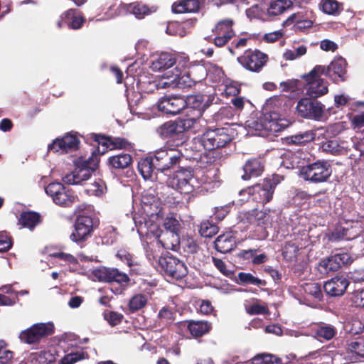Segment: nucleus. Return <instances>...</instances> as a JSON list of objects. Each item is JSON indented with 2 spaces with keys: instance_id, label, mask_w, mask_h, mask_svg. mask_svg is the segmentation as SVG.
Returning <instances> with one entry per match:
<instances>
[{
  "instance_id": "f257e3e1",
  "label": "nucleus",
  "mask_w": 364,
  "mask_h": 364,
  "mask_svg": "<svg viewBox=\"0 0 364 364\" xmlns=\"http://www.w3.org/2000/svg\"><path fill=\"white\" fill-rule=\"evenodd\" d=\"M77 209L79 213L76 216L74 230L70 235V239L83 247L92 236L95 228L98 226V221L95 220L93 213H88L81 209V206H78Z\"/></svg>"
},
{
  "instance_id": "f03ea898",
  "label": "nucleus",
  "mask_w": 364,
  "mask_h": 364,
  "mask_svg": "<svg viewBox=\"0 0 364 364\" xmlns=\"http://www.w3.org/2000/svg\"><path fill=\"white\" fill-rule=\"evenodd\" d=\"M198 139L205 150H222L231 144L233 136L228 127L208 128Z\"/></svg>"
},
{
  "instance_id": "7ed1b4c3",
  "label": "nucleus",
  "mask_w": 364,
  "mask_h": 364,
  "mask_svg": "<svg viewBox=\"0 0 364 364\" xmlns=\"http://www.w3.org/2000/svg\"><path fill=\"white\" fill-rule=\"evenodd\" d=\"M279 183V176L273 175L272 178H265L262 182L247 188L245 191L252 200L264 205L272 200L275 188Z\"/></svg>"
},
{
  "instance_id": "20e7f679",
  "label": "nucleus",
  "mask_w": 364,
  "mask_h": 364,
  "mask_svg": "<svg viewBox=\"0 0 364 364\" xmlns=\"http://www.w3.org/2000/svg\"><path fill=\"white\" fill-rule=\"evenodd\" d=\"M326 73V66L316 65L309 73L304 74L302 78L306 83V95L311 98L316 99L328 92V82L321 78Z\"/></svg>"
},
{
  "instance_id": "39448f33",
  "label": "nucleus",
  "mask_w": 364,
  "mask_h": 364,
  "mask_svg": "<svg viewBox=\"0 0 364 364\" xmlns=\"http://www.w3.org/2000/svg\"><path fill=\"white\" fill-rule=\"evenodd\" d=\"M301 176L304 181L313 183L327 182L332 174L330 163L326 160H317L302 166L300 171Z\"/></svg>"
},
{
  "instance_id": "423d86ee",
  "label": "nucleus",
  "mask_w": 364,
  "mask_h": 364,
  "mask_svg": "<svg viewBox=\"0 0 364 364\" xmlns=\"http://www.w3.org/2000/svg\"><path fill=\"white\" fill-rule=\"evenodd\" d=\"M159 264L164 275L172 280L180 281L188 272L184 261L169 252L159 257Z\"/></svg>"
},
{
  "instance_id": "0eeeda50",
  "label": "nucleus",
  "mask_w": 364,
  "mask_h": 364,
  "mask_svg": "<svg viewBox=\"0 0 364 364\" xmlns=\"http://www.w3.org/2000/svg\"><path fill=\"white\" fill-rule=\"evenodd\" d=\"M100 159L97 154H92V156L85 161L82 167L75 168L70 173L66 174L63 178V181L68 185H79L84 181H87L98 167Z\"/></svg>"
},
{
  "instance_id": "6e6552de",
  "label": "nucleus",
  "mask_w": 364,
  "mask_h": 364,
  "mask_svg": "<svg viewBox=\"0 0 364 364\" xmlns=\"http://www.w3.org/2000/svg\"><path fill=\"white\" fill-rule=\"evenodd\" d=\"M268 60V55L258 49H247L237 58L238 63L243 68L254 73H259Z\"/></svg>"
},
{
  "instance_id": "1a4fd4ad",
  "label": "nucleus",
  "mask_w": 364,
  "mask_h": 364,
  "mask_svg": "<svg viewBox=\"0 0 364 364\" xmlns=\"http://www.w3.org/2000/svg\"><path fill=\"white\" fill-rule=\"evenodd\" d=\"M296 109L300 117L319 121L323 116L325 106L321 102L309 97L300 99Z\"/></svg>"
},
{
  "instance_id": "9d476101",
  "label": "nucleus",
  "mask_w": 364,
  "mask_h": 364,
  "mask_svg": "<svg viewBox=\"0 0 364 364\" xmlns=\"http://www.w3.org/2000/svg\"><path fill=\"white\" fill-rule=\"evenodd\" d=\"M156 171L165 172L179 164L182 154L174 149H160L156 150L154 156Z\"/></svg>"
},
{
  "instance_id": "9b49d317",
  "label": "nucleus",
  "mask_w": 364,
  "mask_h": 364,
  "mask_svg": "<svg viewBox=\"0 0 364 364\" xmlns=\"http://www.w3.org/2000/svg\"><path fill=\"white\" fill-rule=\"evenodd\" d=\"M54 326L52 323H39L33 325L26 330L22 331L19 335L21 341L25 343L32 344L40 341L46 336L54 333Z\"/></svg>"
},
{
  "instance_id": "f8f14e48",
  "label": "nucleus",
  "mask_w": 364,
  "mask_h": 364,
  "mask_svg": "<svg viewBox=\"0 0 364 364\" xmlns=\"http://www.w3.org/2000/svg\"><path fill=\"white\" fill-rule=\"evenodd\" d=\"M208 69L206 63H196L189 65L183 73H181V76L178 79V84L184 87H191L207 77L208 75Z\"/></svg>"
},
{
  "instance_id": "ddd939ff",
  "label": "nucleus",
  "mask_w": 364,
  "mask_h": 364,
  "mask_svg": "<svg viewBox=\"0 0 364 364\" xmlns=\"http://www.w3.org/2000/svg\"><path fill=\"white\" fill-rule=\"evenodd\" d=\"M285 120L279 117L276 112H270L262 114L255 122L257 130L267 132L277 133L284 130L287 127Z\"/></svg>"
},
{
  "instance_id": "4468645a",
  "label": "nucleus",
  "mask_w": 364,
  "mask_h": 364,
  "mask_svg": "<svg viewBox=\"0 0 364 364\" xmlns=\"http://www.w3.org/2000/svg\"><path fill=\"white\" fill-rule=\"evenodd\" d=\"M194 176V170L192 167H179L175 171L173 181L181 193L189 194L194 191L192 183Z\"/></svg>"
},
{
  "instance_id": "2eb2a0df",
  "label": "nucleus",
  "mask_w": 364,
  "mask_h": 364,
  "mask_svg": "<svg viewBox=\"0 0 364 364\" xmlns=\"http://www.w3.org/2000/svg\"><path fill=\"white\" fill-rule=\"evenodd\" d=\"M156 133L163 139L173 140L177 146L183 144L186 140V136L182 133L176 119L160 125L156 129Z\"/></svg>"
},
{
  "instance_id": "dca6fc26",
  "label": "nucleus",
  "mask_w": 364,
  "mask_h": 364,
  "mask_svg": "<svg viewBox=\"0 0 364 364\" xmlns=\"http://www.w3.org/2000/svg\"><path fill=\"white\" fill-rule=\"evenodd\" d=\"M80 139L75 134H66L61 138H56L48 146V151L67 154L78 149Z\"/></svg>"
},
{
  "instance_id": "f3484780",
  "label": "nucleus",
  "mask_w": 364,
  "mask_h": 364,
  "mask_svg": "<svg viewBox=\"0 0 364 364\" xmlns=\"http://www.w3.org/2000/svg\"><path fill=\"white\" fill-rule=\"evenodd\" d=\"M93 275L99 282H117L118 284H128L130 281L129 276L117 268H109L100 267L93 271Z\"/></svg>"
},
{
  "instance_id": "a211bd4d",
  "label": "nucleus",
  "mask_w": 364,
  "mask_h": 364,
  "mask_svg": "<svg viewBox=\"0 0 364 364\" xmlns=\"http://www.w3.org/2000/svg\"><path fill=\"white\" fill-rule=\"evenodd\" d=\"M324 75L330 78L334 83L345 82L348 78V63L343 57L333 59L329 65L326 67Z\"/></svg>"
},
{
  "instance_id": "6ab92c4d",
  "label": "nucleus",
  "mask_w": 364,
  "mask_h": 364,
  "mask_svg": "<svg viewBox=\"0 0 364 364\" xmlns=\"http://www.w3.org/2000/svg\"><path fill=\"white\" fill-rule=\"evenodd\" d=\"M92 139L99 144L106 146L110 150L124 149L132 151L134 149V144L123 137L105 136L101 134H92Z\"/></svg>"
},
{
  "instance_id": "aec40b11",
  "label": "nucleus",
  "mask_w": 364,
  "mask_h": 364,
  "mask_svg": "<svg viewBox=\"0 0 364 364\" xmlns=\"http://www.w3.org/2000/svg\"><path fill=\"white\" fill-rule=\"evenodd\" d=\"M186 107L185 98L178 96H165L158 102L159 110L170 115L179 114Z\"/></svg>"
},
{
  "instance_id": "412c9836",
  "label": "nucleus",
  "mask_w": 364,
  "mask_h": 364,
  "mask_svg": "<svg viewBox=\"0 0 364 364\" xmlns=\"http://www.w3.org/2000/svg\"><path fill=\"white\" fill-rule=\"evenodd\" d=\"M200 155L199 163L205 168H219L223 163L228 159L229 154L225 151L219 149L207 150Z\"/></svg>"
},
{
  "instance_id": "4be33fe9",
  "label": "nucleus",
  "mask_w": 364,
  "mask_h": 364,
  "mask_svg": "<svg viewBox=\"0 0 364 364\" xmlns=\"http://www.w3.org/2000/svg\"><path fill=\"white\" fill-rule=\"evenodd\" d=\"M349 284L350 282L346 277L336 276L324 283L323 289L331 296H341L345 294Z\"/></svg>"
},
{
  "instance_id": "5701e85b",
  "label": "nucleus",
  "mask_w": 364,
  "mask_h": 364,
  "mask_svg": "<svg viewBox=\"0 0 364 364\" xmlns=\"http://www.w3.org/2000/svg\"><path fill=\"white\" fill-rule=\"evenodd\" d=\"M242 170L243 174L241 176V178L243 181L259 177L264 170V161L259 157L250 158L245 161Z\"/></svg>"
},
{
  "instance_id": "b1692460",
  "label": "nucleus",
  "mask_w": 364,
  "mask_h": 364,
  "mask_svg": "<svg viewBox=\"0 0 364 364\" xmlns=\"http://www.w3.org/2000/svg\"><path fill=\"white\" fill-rule=\"evenodd\" d=\"M242 221L249 225L266 228L270 223V215L268 213L257 209L245 212L242 216Z\"/></svg>"
},
{
  "instance_id": "393cba45",
  "label": "nucleus",
  "mask_w": 364,
  "mask_h": 364,
  "mask_svg": "<svg viewBox=\"0 0 364 364\" xmlns=\"http://www.w3.org/2000/svg\"><path fill=\"white\" fill-rule=\"evenodd\" d=\"M156 236L158 242L161 244L164 249L176 251L179 247L180 237L179 233L178 232L159 230L156 231Z\"/></svg>"
},
{
  "instance_id": "a878e982",
  "label": "nucleus",
  "mask_w": 364,
  "mask_h": 364,
  "mask_svg": "<svg viewBox=\"0 0 364 364\" xmlns=\"http://www.w3.org/2000/svg\"><path fill=\"white\" fill-rule=\"evenodd\" d=\"M61 17L64 19L65 25L73 30L81 28L86 21L81 12L75 9H68L61 14Z\"/></svg>"
},
{
  "instance_id": "bb28decb",
  "label": "nucleus",
  "mask_w": 364,
  "mask_h": 364,
  "mask_svg": "<svg viewBox=\"0 0 364 364\" xmlns=\"http://www.w3.org/2000/svg\"><path fill=\"white\" fill-rule=\"evenodd\" d=\"M268 4L267 14L269 17H277L293 7L292 0H264Z\"/></svg>"
},
{
  "instance_id": "cd10ccee",
  "label": "nucleus",
  "mask_w": 364,
  "mask_h": 364,
  "mask_svg": "<svg viewBox=\"0 0 364 364\" xmlns=\"http://www.w3.org/2000/svg\"><path fill=\"white\" fill-rule=\"evenodd\" d=\"M187 323V329L195 338L203 336L212 329V323L207 321L189 320Z\"/></svg>"
},
{
  "instance_id": "c85d7f7f",
  "label": "nucleus",
  "mask_w": 364,
  "mask_h": 364,
  "mask_svg": "<svg viewBox=\"0 0 364 364\" xmlns=\"http://www.w3.org/2000/svg\"><path fill=\"white\" fill-rule=\"evenodd\" d=\"M215 248L221 253H228L236 247V238L231 233L218 236L214 242Z\"/></svg>"
},
{
  "instance_id": "c756f323",
  "label": "nucleus",
  "mask_w": 364,
  "mask_h": 364,
  "mask_svg": "<svg viewBox=\"0 0 364 364\" xmlns=\"http://www.w3.org/2000/svg\"><path fill=\"white\" fill-rule=\"evenodd\" d=\"M203 94H197L188 95L185 102L186 107H185L186 115L189 116L190 113L200 112L202 117L204 112Z\"/></svg>"
},
{
  "instance_id": "7c9ffc66",
  "label": "nucleus",
  "mask_w": 364,
  "mask_h": 364,
  "mask_svg": "<svg viewBox=\"0 0 364 364\" xmlns=\"http://www.w3.org/2000/svg\"><path fill=\"white\" fill-rule=\"evenodd\" d=\"M132 164V156L125 153L111 156L107 159L108 166L115 170H124L129 167Z\"/></svg>"
},
{
  "instance_id": "2f4dec72",
  "label": "nucleus",
  "mask_w": 364,
  "mask_h": 364,
  "mask_svg": "<svg viewBox=\"0 0 364 364\" xmlns=\"http://www.w3.org/2000/svg\"><path fill=\"white\" fill-rule=\"evenodd\" d=\"M137 168L140 174L145 180L153 179L154 174L156 171L154 158L152 156H148L141 159L138 162Z\"/></svg>"
},
{
  "instance_id": "473e14b6",
  "label": "nucleus",
  "mask_w": 364,
  "mask_h": 364,
  "mask_svg": "<svg viewBox=\"0 0 364 364\" xmlns=\"http://www.w3.org/2000/svg\"><path fill=\"white\" fill-rule=\"evenodd\" d=\"M316 134L312 130L306 131L297 134L285 137V143L288 145L304 146L314 141Z\"/></svg>"
},
{
  "instance_id": "72a5a7b5",
  "label": "nucleus",
  "mask_w": 364,
  "mask_h": 364,
  "mask_svg": "<svg viewBox=\"0 0 364 364\" xmlns=\"http://www.w3.org/2000/svg\"><path fill=\"white\" fill-rule=\"evenodd\" d=\"M312 331L314 333V336L319 340L324 339L329 341L332 339L336 333V328L333 326L322 322L315 324Z\"/></svg>"
},
{
  "instance_id": "f704fd0d",
  "label": "nucleus",
  "mask_w": 364,
  "mask_h": 364,
  "mask_svg": "<svg viewBox=\"0 0 364 364\" xmlns=\"http://www.w3.org/2000/svg\"><path fill=\"white\" fill-rule=\"evenodd\" d=\"M200 6L199 0H181L173 4L172 11L175 14L195 13L199 11Z\"/></svg>"
},
{
  "instance_id": "c9c22d12",
  "label": "nucleus",
  "mask_w": 364,
  "mask_h": 364,
  "mask_svg": "<svg viewBox=\"0 0 364 364\" xmlns=\"http://www.w3.org/2000/svg\"><path fill=\"white\" fill-rule=\"evenodd\" d=\"M41 222V216L38 213L25 211L20 214L18 223L23 227L33 230Z\"/></svg>"
},
{
  "instance_id": "e433bc0d",
  "label": "nucleus",
  "mask_w": 364,
  "mask_h": 364,
  "mask_svg": "<svg viewBox=\"0 0 364 364\" xmlns=\"http://www.w3.org/2000/svg\"><path fill=\"white\" fill-rule=\"evenodd\" d=\"M117 9L119 10V14L122 11H129L133 14L136 18L139 19L143 18L146 15L150 14V10L148 6L140 3H134L129 5L120 4Z\"/></svg>"
},
{
  "instance_id": "4c0bfd02",
  "label": "nucleus",
  "mask_w": 364,
  "mask_h": 364,
  "mask_svg": "<svg viewBox=\"0 0 364 364\" xmlns=\"http://www.w3.org/2000/svg\"><path fill=\"white\" fill-rule=\"evenodd\" d=\"M176 63L174 56L168 53H162L152 62L151 68L160 71L170 68Z\"/></svg>"
},
{
  "instance_id": "58836bf2",
  "label": "nucleus",
  "mask_w": 364,
  "mask_h": 364,
  "mask_svg": "<svg viewBox=\"0 0 364 364\" xmlns=\"http://www.w3.org/2000/svg\"><path fill=\"white\" fill-rule=\"evenodd\" d=\"M78 200V197L75 194L74 191L67 189L65 187L55 198L53 202L61 207H70Z\"/></svg>"
},
{
  "instance_id": "ea45409f",
  "label": "nucleus",
  "mask_w": 364,
  "mask_h": 364,
  "mask_svg": "<svg viewBox=\"0 0 364 364\" xmlns=\"http://www.w3.org/2000/svg\"><path fill=\"white\" fill-rule=\"evenodd\" d=\"M157 319L159 326H170L176 319V311L174 309L169 306H163L158 313Z\"/></svg>"
},
{
  "instance_id": "a19ab883",
  "label": "nucleus",
  "mask_w": 364,
  "mask_h": 364,
  "mask_svg": "<svg viewBox=\"0 0 364 364\" xmlns=\"http://www.w3.org/2000/svg\"><path fill=\"white\" fill-rule=\"evenodd\" d=\"M148 303V297L144 294H134L129 301L128 309L133 314L144 309Z\"/></svg>"
},
{
  "instance_id": "79ce46f5",
  "label": "nucleus",
  "mask_w": 364,
  "mask_h": 364,
  "mask_svg": "<svg viewBox=\"0 0 364 364\" xmlns=\"http://www.w3.org/2000/svg\"><path fill=\"white\" fill-rule=\"evenodd\" d=\"M301 287L304 293L311 298L318 301H322L323 292L320 284L316 282H308L302 284Z\"/></svg>"
},
{
  "instance_id": "37998d69",
  "label": "nucleus",
  "mask_w": 364,
  "mask_h": 364,
  "mask_svg": "<svg viewBox=\"0 0 364 364\" xmlns=\"http://www.w3.org/2000/svg\"><path fill=\"white\" fill-rule=\"evenodd\" d=\"M198 180L201 184H212L219 181V168H210L202 171Z\"/></svg>"
},
{
  "instance_id": "c03bdc74",
  "label": "nucleus",
  "mask_w": 364,
  "mask_h": 364,
  "mask_svg": "<svg viewBox=\"0 0 364 364\" xmlns=\"http://www.w3.org/2000/svg\"><path fill=\"white\" fill-rule=\"evenodd\" d=\"M186 116V118H178L176 119L183 134H186V131L192 129L196 123V121L201 117L200 114L198 112L195 113H190L189 116Z\"/></svg>"
},
{
  "instance_id": "a18cd8bd",
  "label": "nucleus",
  "mask_w": 364,
  "mask_h": 364,
  "mask_svg": "<svg viewBox=\"0 0 364 364\" xmlns=\"http://www.w3.org/2000/svg\"><path fill=\"white\" fill-rule=\"evenodd\" d=\"M219 228L213 220H206L200 223L199 233L203 237H212L218 232Z\"/></svg>"
},
{
  "instance_id": "49530a36",
  "label": "nucleus",
  "mask_w": 364,
  "mask_h": 364,
  "mask_svg": "<svg viewBox=\"0 0 364 364\" xmlns=\"http://www.w3.org/2000/svg\"><path fill=\"white\" fill-rule=\"evenodd\" d=\"M88 357L87 353L83 350L70 352L65 355L60 360L58 364H74L77 361L84 360Z\"/></svg>"
},
{
  "instance_id": "de8ad7c7",
  "label": "nucleus",
  "mask_w": 364,
  "mask_h": 364,
  "mask_svg": "<svg viewBox=\"0 0 364 364\" xmlns=\"http://www.w3.org/2000/svg\"><path fill=\"white\" fill-rule=\"evenodd\" d=\"M336 259L331 255L328 257L322 259L318 264V270L323 274H328L330 272L338 271L340 268L336 262Z\"/></svg>"
},
{
  "instance_id": "09e8293b",
  "label": "nucleus",
  "mask_w": 364,
  "mask_h": 364,
  "mask_svg": "<svg viewBox=\"0 0 364 364\" xmlns=\"http://www.w3.org/2000/svg\"><path fill=\"white\" fill-rule=\"evenodd\" d=\"M299 250V247L294 242L288 241L283 247L282 255L287 261L291 262L296 258Z\"/></svg>"
},
{
  "instance_id": "8fccbe9b",
  "label": "nucleus",
  "mask_w": 364,
  "mask_h": 364,
  "mask_svg": "<svg viewBox=\"0 0 364 364\" xmlns=\"http://www.w3.org/2000/svg\"><path fill=\"white\" fill-rule=\"evenodd\" d=\"M8 344L4 340H0V364H13L14 352L7 349Z\"/></svg>"
},
{
  "instance_id": "3c124183",
  "label": "nucleus",
  "mask_w": 364,
  "mask_h": 364,
  "mask_svg": "<svg viewBox=\"0 0 364 364\" xmlns=\"http://www.w3.org/2000/svg\"><path fill=\"white\" fill-rule=\"evenodd\" d=\"M237 278L239 283L242 284H254L257 286H266L267 282L254 277L250 273L240 272Z\"/></svg>"
},
{
  "instance_id": "603ef678",
  "label": "nucleus",
  "mask_w": 364,
  "mask_h": 364,
  "mask_svg": "<svg viewBox=\"0 0 364 364\" xmlns=\"http://www.w3.org/2000/svg\"><path fill=\"white\" fill-rule=\"evenodd\" d=\"M206 66L208 68V77L213 82H220L224 76V71L218 65L206 63Z\"/></svg>"
},
{
  "instance_id": "864d4df0",
  "label": "nucleus",
  "mask_w": 364,
  "mask_h": 364,
  "mask_svg": "<svg viewBox=\"0 0 364 364\" xmlns=\"http://www.w3.org/2000/svg\"><path fill=\"white\" fill-rule=\"evenodd\" d=\"M347 350L349 353H354L355 359L364 358V339L353 341L348 345Z\"/></svg>"
},
{
  "instance_id": "5fc2aeb1",
  "label": "nucleus",
  "mask_w": 364,
  "mask_h": 364,
  "mask_svg": "<svg viewBox=\"0 0 364 364\" xmlns=\"http://www.w3.org/2000/svg\"><path fill=\"white\" fill-rule=\"evenodd\" d=\"M281 359L271 354L257 355L252 359V364H279Z\"/></svg>"
},
{
  "instance_id": "6e6d98bb",
  "label": "nucleus",
  "mask_w": 364,
  "mask_h": 364,
  "mask_svg": "<svg viewBox=\"0 0 364 364\" xmlns=\"http://www.w3.org/2000/svg\"><path fill=\"white\" fill-rule=\"evenodd\" d=\"M297 14H291L286 21L287 24H291L295 22L296 28L299 31H303L307 28H310L313 26V21L309 19L297 20Z\"/></svg>"
},
{
  "instance_id": "4d7b16f0",
  "label": "nucleus",
  "mask_w": 364,
  "mask_h": 364,
  "mask_svg": "<svg viewBox=\"0 0 364 364\" xmlns=\"http://www.w3.org/2000/svg\"><path fill=\"white\" fill-rule=\"evenodd\" d=\"M335 106L340 107L348 105L352 110H355L360 107H364V102H356L350 103L349 98L343 95H336L334 97Z\"/></svg>"
},
{
  "instance_id": "13d9d810",
  "label": "nucleus",
  "mask_w": 364,
  "mask_h": 364,
  "mask_svg": "<svg viewBox=\"0 0 364 364\" xmlns=\"http://www.w3.org/2000/svg\"><path fill=\"white\" fill-rule=\"evenodd\" d=\"M245 311L249 315H269L270 311L267 305H261L258 303H254L250 306L245 305Z\"/></svg>"
},
{
  "instance_id": "bf43d9fd",
  "label": "nucleus",
  "mask_w": 364,
  "mask_h": 364,
  "mask_svg": "<svg viewBox=\"0 0 364 364\" xmlns=\"http://www.w3.org/2000/svg\"><path fill=\"white\" fill-rule=\"evenodd\" d=\"M341 5L336 0H326L321 4L322 11L331 15H336L340 12Z\"/></svg>"
},
{
  "instance_id": "052dcab7",
  "label": "nucleus",
  "mask_w": 364,
  "mask_h": 364,
  "mask_svg": "<svg viewBox=\"0 0 364 364\" xmlns=\"http://www.w3.org/2000/svg\"><path fill=\"white\" fill-rule=\"evenodd\" d=\"M13 245L12 237L6 231H0V252H8Z\"/></svg>"
},
{
  "instance_id": "680f3d73",
  "label": "nucleus",
  "mask_w": 364,
  "mask_h": 364,
  "mask_svg": "<svg viewBox=\"0 0 364 364\" xmlns=\"http://www.w3.org/2000/svg\"><path fill=\"white\" fill-rule=\"evenodd\" d=\"M322 149L324 151L333 155H339L342 152V147L338 144L336 140H328L323 142Z\"/></svg>"
},
{
  "instance_id": "e2e57ef3",
  "label": "nucleus",
  "mask_w": 364,
  "mask_h": 364,
  "mask_svg": "<svg viewBox=\"0 0 364 364\" xmlns=\"http://www.w3.org/2000/svg\"><path fill=\"white\" fill-rule=\"evenodd\" d=\"M163 225L165 228L164 230H170L173 232L179 233L181 224L173 215L166 217L164 221Z\"/></svg>"
},
{
  "instance_id": "0e129e2a",
  "label": "nucleus",
  "mask_w": 364,
  "mask_h": 364,
  "mask_svg": "<svg viewBox=\"0 0 364 364\" xmlns=\"http://www.w3.org/2000/svg\"><path fill=\"white\" fill-rule=\"evenodd\" d=\"M116 257L122 262H125L129 267L138 265L134 256L125 250H119L116 254Z\"/></svg>"
},
{
  "instance_id": "69168bd1",
  "label": "nucleus",
  "mask_w": 364,
  "mask_h": 364,
  "mask_svg": "<svg viewBox=\"0 0 364 364\" xmlns=\"http://www.w3.org/2000/svg\"><path fill=\"white\" fill-rule=\"evenodd\" d=\"M234 117L233 110L231 107H222L214 115L215 121L229 120Z\"/></svg>"
},
{
  "instance_id": "338daca9",
  "label": "nucleus",
  "mask_w": 364,
  "mask_h": 364,
  "mask_svg": "<svg viewBox=\"0 0 364 364\" xmlns=\"http://www.w3.org/2000/svg\"><path fill=\"white\" fill-rule=\"evenodd\" d=\"M64 185L59 182H53L49 183L45 188L46 193L50 196L52 199L55 198L60 193L64 190Z\"/></svg>"
},
{
  "instance_id": "774afa93",
  "label": "nucleus",
  "mask_w": 364,
  "mask_h": 364,
  "mask_svg": "<svg viewBox=\"0 0 364 364\" xmlns=\"http://www.w3.org/2000/svg\"><path fill=\"white\" fill-rule=\"evenodd\" d=\"M350 301L354 306L358 308L364 307V289L355 290L352 293Z\"/></svg>"
}]
</instances>
